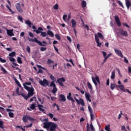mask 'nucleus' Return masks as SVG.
Masks as SVG:
<instances>
[{
	"label": "nucleus",
	"mask_w": 131,
	"mask_h": 131,
	"mask_svg": "<svg viewBox=\"0 0 131 131\" xmlns=\"http://www.w3.org/2000/svg\"><path fill=\"white\" fill-rule=\"evenodd\" d=\"M25 90L28 92V95H26L25 94L21 93V94H18V96H22L24 99L26 100H28L30 98V97H32L34 95V88L32 86L31 88L29 86H25Z\"/></svg>",
	"instance_id": "nucleus-1"
},
{
	"label": "nucleus",
	"mask_w": 131,
	"mask_h": 131,
	"mask_svg": "<svg viewBox=\"0 0 131 131\" xmlns=\"http://www.w3.org/2000/svg\"><path fill=\"white\" fill-rule=\"evenodd\" d=\"M34 32H36L37 34H39L41 33L40 36L43 37H46L47 36V32H42L43 31V29L41 27H38V30H33Z\"/></svg>",
	"instance_id": "nucleus-2"
},
{
	"label": "nucleus",
	"mask_w": 131,
	"mask_h": 131,
	"mask_svg": "<svg viewBox=\"0 0 131 131\" xmlns=\"http://www.w3.org/2000/svg\"><path fill=\"white\" fill-rule=\"evenodd\" d=\"M119 35H122V36H125V37H127L128 36V34H127V31H124L123 29L120 28L118 30Z\"/></svg>",
	"instance_id": "nucleus-3"
},
{
	"label": "nucleus",
	"mask_w": 131,
	"mask_h": 131,
	"mask_svg": "<svg viewBox=\"0 0 131 131\" xmlns=\"http://www.w3.org/2000/svg\"><path fill=\"white\" fill-rule=\"evenodd\" d=\"M28 120H30V121H34L35 119L28 115H24L23 117V121L26 123Z\"/></svg>",
	"instance_id": "nucleus-4"
},
{
	"label": "nucleus",
	"mask_w": 131,
	"mask_h": 131,
	"mask_svg": "<svg viewBox=\"0 0 131 131\" xmlns=\"http://www.w3.org/2000/svg\"><path fill=\"white\" fill-rule=\"evenodd\" d=\"M29 41H32V42H36V43L38 44V46H41V47H47L46 45H43L40 41L37 40L36 38H35L34 39L32 38H29Z\"/></svg>",
	"instance_id": "nucleus-5"
},
{
	"label": "nucleus",
	"mask_w": 131,
	"mask_h": 131,
	"mask_svg": "<svg viewBox=\"0 0 131 131\" xmlns=\"http://www.w3.org/2000/svg\"><path fill=\"white\" fill-rule=\"evenodd\" d=\"M39 83L42 86H46V85H47L49 86L50 84V82L47 80V79H43V80H40L39 81Z\"/></svg>",
	"instance_id": "nucleus-6"
},
{
	"label": "nucleus",
	"mask_w": 131,
	"mask_h": 131,
	"mask_svg": "<svg viewBox=\"0 0 131 131\" xmlns=\"http://www.w3.org/2000/svg\"><path fill=\"white\" fill-rule=\"evenodd\" d=\"M65 78L64 77H61L57 79V82L60 85V86H64V83L63 82H65Z\"/></svg>",
	"instance_id": "nucleus-7"
},
{
	"label": "nucleus",
	"mask_w": 131,
	"mask_h": 131,
	"mask_svg": "<svg viewBox=\"0 0 131 131\" xmlns=\"http://www.w3.org/2000/svg\"><path fill=\"white\" fill-rule=\"evenodd\" d=\"M58 127V125L54 122L51 123L50 127V131H56V128Z\"/></svg>",
	"instance_id": "nucleus-8"
},
{
	"label": "nucleus",
	"mask_w": 131,
	"mask_h": 131,
	"mask_svg": "<svg viewBox=\"0 0 131 131\" xmlns=\"http://www.w3.org/2000/svg\"><path fill=\"white\" fill-rule=\"evenodd\" d=\"M74 99L78 105H81L83 106H84V101H83V99L80 98V100H78L76 97H74Z\"/></svg>",
	"instance_id": "nucleus-9"
},
{
	"label": "nucleus",
	"mask_w": 131,
	"mask_h": 131,
	"mask_svg": "<svg viewBox=\"0 0 131 131\" xmlns=\"http://www.w3.org/2000/svg\"><path fill=\"white\" fill-rule=\"evenodd\" d=\"M52 122H44L43 123V128H47V129H49L51 126V125L52 124Z\"/></svg>",
	"instance_id": "nucleus-10"
},
{
	"label": "nucleus",
	"mask_w": 131,
	"mask_h": 131,
	"mask_svg": "<svg viewBox=\"0 0 131 131\" xmlns=\"http://www.w3.org/2000/svg\"><path fill=\"white\" fill-rule=\"evenodd\" d=\"M115 20L117 25L119 27H120V26H121V23H120V20L119 19V17H118V16L117 15L115 16Z\"/></svg>",
	"instance_id": "nucleus-11"
},
{
	"label": "nucleus",
	"mask_w": 131,
	"mask_h": 131,
	"mask_svg": "<svg viewBox=\"0 0 131 131\" xmlns=\"http://www.w3.org/2000/svg\"><path fill=\"white\" fill-rule=\"evenodd\" d=\"M15 7L19 13H23V10L21 8V5L19 3H17L15 5Z\"/></svg>",
	"instance_id": "nucleus-12"
},
{
	"label": "nucleus",
	"mask_w": 131,
	"mask_h": 131,
	"mask_svg": "<svg viewBox=\"0 0 131 131\" xmlns=\"http://www.w3.org/2000/svg\"><path fill=\"white\" fill-rule=\"evenodd\" d=\"M115 53L119 56V57H120L121 58H123V55L122 54V52L118 49H114Z\"/></svg>",
	"instance_id": "nucleus-13"
},
{
	"label": "nucleus",
	"mask_w": 131,
	"mask_h": 131,
	"mask_svg": "<svg viewBox=\"0 0 131 131\" xmlns=\"http://www.w3.org/2000/svg\"><path fill=\"white\" fill-rule=\"evenodd\" d=\"M96 37L97 38H100V39H104V36L100 32H98L97 34H95V39L96 40Z\"/></svg>",
	"instance_id": "nucleus-14"
},
{
	"label": "nucleus",
	"mask_w": 131,
	"mask_h": 131,
	"mask_svg": "<svg viewBox=\"0 0 131 131\" xmlns=\"http://www.w3.org/2000/svg\"><path fill=\"white\" fill-rule=\"evenodd\" d=\"M9 60L10 62H13L12 64L13 66H14V67H16V66H18V64L15 63V62H16V60L15 59V58L13 57H9Z\"/></svg>",
	"instance_id": "nucleus-15"
},
{
	"label": "nucleus",
	"mask_w": 131,
	"mask_h": 131,
	"mask_svg": "<svg viewBox=\"0 0 131 131\" xmlns=\"http://www.w3.org/2000/svg\"><path fill=\"white\" fill-rule=\"evenodd\" d=\"M71 23L72 24V27L73 28H75L76 27V25H77V23L76 22V20L75 19H72L71 20Z\"/></svg>",
	"instance_id": "nucleus-16"
},
{
	"label": "nucleus",
	"mask_w": 131,
	"mask_h": 131,
	"mask_svg": "<svg viewBox=\"0 0 131 131\" xmlns=\"http://www.w3.org/2000/svg\"><path fill=\"white\" fill-rule=\"evenodd\" d=\"M85 97L87 101H89L90 102H92V100L90 98H91V94L90 93L86 92L85 94Z\"/></svg>",
	"instance_id": "nucleus-17"
},
{
	"label": "nucleus",
	"mask_w": 131,
	"mask_h": 131,
	"mask_svg": "<svg viewBox=\"0 0 131 131\" xmlns=\"http://www.w3.org/2000/svg\"><path fill=\"white\" fill-rule=\"evenodd\" d=\"M59 97L60 98V101L61 102H66V97H65V95L60 94Z\"/></svg>",
	"instance_id": "nucleus-18"
},
{
	"label": "nucleus",
	"mask_w": 131,
	"mask_h": 131,
	"mask_svg": "<svg viewBox=\"0 0 131 131\" xmlns=\"http://www.w3.org/2000/svg\"><path fill=\"white\" fill-rule=\"evenodd\" d=\"M37 107L40 111H41L42 113H46V112L45 111V109L42 108H43V105L38 104Z\"/></svg>",
	"instance_id": "nucleus-19"
},
{
	"label": "nucleus",
	"mask_w": 131,
	"mask_h": 131,
	"mask_svg": "<svg viewBox=\"0 0 131 131\" xmlns=\"http://www.w3.org/2000/svg\"><path fill=\"white\" fill-rule=\"evenodd\" d=\"M8 35L9 36H14V33H13V30H10L8 29H6Z\"/></svg>",
	"instance_id": "nucleus-20"
},
{
	"label": "nucleus",
	"mask_w": 131,
	"mask_h": 131,
	"mask_svg": "<svg viewBox=\"0 0 131 131\" xmlns=\"http://www.w3.org/2000/svg\"><path fill=\"white\" fill-rule=\"evenodd\" d=\"M118 88L120 89V91H123L124 93H126V90H124V86L123 85H118Z\"/></svg>",
	"instance_id": "nucleus-21"
},
{
	"label": "nucleus",
	"mask_w": 131,
	"mask_h": 131,
	"mask_svg": "<svg viewBox=\"0 0 131 131\" xmlns=\"http://www.w3.org/2000/svg\"><path fill=\"white\" fill-rule=\"evenodd\" d=\"M95 41L97 43V47L101 48V46H102V43L100 42V39H99V38L96 37Z\"/></svg>",
	"instance_id": "nucleus-22"
},
{
	"label": "nucleus",
	"mask_w": 131,
	"mask_h": 131,
	"mask_svg": "<svg viewBox=\"0 0 131 131\" xmlns=\"http://www.w3.org/2000/svg\"><path fill=\"white\" fill-rule=\"evenodd\" d=\"M13 79L17 85L19 86V88H21V84H20V82L17 80V78H16L15 77H13Z\"/></svg>",
	"instance_id": "nucleus-23"
},
{
	"label": "nucleus",
	"mask_w": 131,
	"mask_h": 131,
	"mask_svg": "<svg viewBox=\"0 0 131 131\" xmlns=\"http://www.w3.org/2000/svg\"><path fill=\"white\" fill-rule=\"evenodd\" d=\"M25 22L26 24L28 25L29 27L31 28V25H32V23H31V21H30V20H29V19H27Z\"/></svg>",
	"instance_id": "nucleus-24"
},
{
	"label": "nucleus",
	"mask_w": 131,
	"mask_h": 131,
	"mask_svg": "<svg viewBox=\"0 0 131 131\" xmlns=\"http://www.w3.org/2000/svg\"><path fill=\"white\" fill-rule=\"evenodd\" d=\"M126 6L128 9H129V7H131V3L129 0L126 1Z\"/></svg>",
	"instance_id": "nucleus-25"
},
{
	"label": "nucleus",
	"mask_w": 131,
	"mask_h": 131,
	"mask_svg": "<svg viewBox=\"0 0 131 131\" xmlns=\"http://www.w3.org/2000/svg\"><path fill=\"white\" fill-rule=\"evenodd\" d=\"M117 86V85H116V84L115 83H111V90H114V89H115V87Z\"/></svg>",
	"instance_id": "nucleus-26"
},
{
	"label": "nucleus",
	"mask_w": 131,
	"mask_h": 131,
	"mask_svg": "<svg viewBox=\"0 0 131 131\" xmlns=\"http://www.w3.org/2000/svg\"><path fill=\"white\" fill-rule=\"evenodd\" d=\"M47 34L48 35H50V36H51V37H54V33H53V32L51 31H48Z\"/></svg>",
	"instance_id": "nucleus-27"
},
{
	"label": "nucleus",
	"mask_w": 131,
	"mask_h": 131,
	"mask_svg": "<svg viewBox=\"0 0 131 131\" xmlns=\"http://www.w3.org/2000/svg\"><path fill=\"white\" fill-rule=\"evenodd\" d=\"M54 64L55 62L54 61L51 60V59H48L47 60V64L48 65H50V64Z\"/></svg>",
	"instance_id": "nucleus-28"
},
{
	"label": "nucleus",
	"mask_w": 131,
	"mask_h": 131,
	"mask_svg": "<svg viewBox=\"0 0 131 131\" xmlns=\"http://www.w3.org/2000/svg\"><path fill=\"white\" fill-rule=\"evenodd\" d=\"M27 85H31V82H26L25 83H24L23 86L24 87V89H25V86H28Z\"/></svg>",
	"instance_id": "nucleus-29"
},
{
	"label": "nucleus",
	"mask_w": 131,
	"mask_h": 131,
	"mask_svg": "<svg viewBox=\"0 0 131 131\" xmlns=\"http://www.w3.org/2000/svg\"><path fill=\"white\" fill-rule=\"evenodd\" d=\"M81 6L82 8H85V7H86V2L83 1L81 3Z\"/></svg>",
	"instance_id": "nucleus-30"
},
{
	"label": "nucleus",
	"mask_w": 131,
	"mask_h": 131,
	"mask_svg": "<svg viewBox=\"0 0 131 131\" xmlns=\"http://www.w3.org/2000/svg\"><path fill=\"white\" fill-rule=\"evenodd\" d=\"M58 92V89H57L56 86L55 87H53V89L52 90V93L53 94H56Z\"/></svg>",
	"instance_id": "nucleus-31"
},
{
	"label": "nucleus",
	"mask_w": 131,
	"mask_h": 131,
	"mask_svg": "<svg viewBox=\"0 0 131 131\" xmlns=\"http://www.w3.org/2000/svg\"><path fill=\"white\" fill-rule=\"evenodd\" d=\"M30 109L32 110H34L35 109V103H33L30 106Z\"/></svg>",
	"instance_id": "nucleus-32"
},
{
	"label": "nucleus",
	"mask_w": 131,
	"mask_h": 131,
	"mask_svg": "<svg viewBox=\"0 0 131 131\" xmlns=\"http://www.w3.org/2000/svg\"><path fill=\"white\" fill-rule=\"evenodd\" d=\"M9 57H15V56H16V52H12L9 53Z\"/></svg>",
	"instance_id": "nucleus-33"
},
{
	"label": "nucleus",
	"mask_w": 131,
	"mask_h": 131,
	"mask_svg": "<svg viewBox=\"0 0 131 131\" xmlns=\"http://www.w3.org/2000/svg\"><path fill=\"white\" fill-rule=\"evenodd\" d=\"M6 8L9 10V12H11L12 14H15V12L10 8L8 5H6Z\"/></svg>",
	"instance_id": "nucleus-34"
},
{
	"label": "nucleus",
	"mask_w": 131,
	"mask_h": 131,
	"mask_svg": "<svg viewBox=\"0 0 131 131\" xmlns=\"http://www.w3.org/2000/svg\"><path fill=\"white\" fill-rule=\"evenodd\" d=\"M72 95L71 94V93H70L69 94V95L67 96V98L68 99V100H71V99H72Z\"/></svg>",
	"instance_id": "nucleus-35"
},
{
	"label": "nucleus",
	"mask_w": 131,
	"mask_h": 131,
	"mask_svg": "<svg viewBox=\"0 0 131 131\" xmlns=\"http://www.w3.org/2000/svg\"><path fill=\"white\" fill-rule=\"evenodd\" d=\"M114 78H115V71H114L112 73L111 79H114Z\"/></svg>",
	"instance_id": "nucleus-36"
},
{
	"label": "nucleus",
	"mask_w": 131,
	"mask_h": 131,
	"mask_svg": "<svg viewBox=\"0 0 131 131\" xmlns=\"http://www.w3.org/2000/svg\"><path fill=\"white\" fill-rule=\"evenodd\" d=\"M87 85L88 88H89L90 90H93V86L90 82H88Z\"/></svg>",
	"instance_id": "nucleus-37"
},
{
	"label": "nucleus",
	"mask_w": 131,
	"mask_h": 131,
	"mask_svg": "<svg viewBox=\"0 0 131 131\" xmlns=\"http://www.w3.org/2000/svg\"><path fill=\"white\" fill-rule=\"evenodd\" d=\"M92 80H93V82H94L95 85L96 86H98V83H97V81H96V79L93 77H92Z\"/></svg>",
	"instance_id": "nucleus-38"
},
{
	"label": "nucleus",
	"mask_w": 131,
	"mask_h": 131,
	"mask_svg": "<svg viewBox=\"0 0 131 131\" xmlns=\"http://www.w3.org/2000/svg\"><path fill=\"white\" fill-rule=\"evenodd\" d=\"M55 81H52L51 83H50V87H52L53 86V88H55L56 86V84L54 83Z\"/></svg>",
	"instance_id": "nucleus-39"
},
{
	"label": "nucleus",
	"mask_w": 131,
	"mask_h": 131,
	"mask_svg": "<svg viewBox=\"0 0 131 131\" xmlns=\"http://www.w3.org/2000/svg\"><path fill=\"white\" fill-rule=\"evenodd\" d=\"M50 79L53 81H56V78L53 75H50Z\"/></svg>",
	"instance_id": "nucleus-40"
},
{
	"label": "nucleus",
	"mask_w": 131,
	"mask_h": 131,
	"mask_svg": "<svg viewBox=\"0 0 131 131\" xmlns=\"http://www.w3.org/2000/svg\"><path fill=\"white\" fill-rule=\"evenodd\" d=\"M0 128L4 129V122L0 121Z\"/></svg>",
	"instance_id": "nucleus-41"
},
{
	"label": "nucleus",
	"mask_w": 131,
	"mask_h": 131,
	"mask_svg": "<svg viewBox=\"0 0 131 131\" xmlns=\"http://www.w3.org/2000/svg\"><path fill=\"white\" fill-rule=\"evenodd\" d=\"M105 129L106 131H111L110 130V125H106L105 127Z\"/></svg>",
	"instance_id": "nucleus-42"
},
{
	"label": "nucleus",
	"mask_w": 131,
	"mask_h": 131,
	"mask_svg": "<svg viewBox=\"0 0 131 131\" xmlns=\"http://www.w3.org/2000/svg\"><path fill=\"white\" fill-rule=\"evenodd\" d=\"M55 37L57 38V39H58V40H61V36H60V35L56 34Z\"/></svg>",
	"instance_id": "nucleus-43"
},
{
	"label": "nucleus",
	"mask_w": 131,
	"mask_h": 131,
	"mask_svg": "<svg viewBox=\"0 0 131 131\" xmlns=\"http://www.w3.org/2000/svg\"><path fill=\"white\" fill-rule=\"evenodd\" d=\"M90 128L92 131H95V127H94V125H93V123H91L90 125Z\"/></svg>",
	"instance_id": "nucleus-44"
},
{
	"label": "nucleus",
	"mask_w": 131,
	"mask_h": 131,
	"mask_svg": "<svg viewBox=\"0 0 131 131\" xmlns=\"http://www.w3.org/2000/svg\"><path fill=\"white\" fill-rule=\"evenodd\" d=\"M17 62L19 63V64H22L23 62L21 60V57H17Z\"/></svg>",
	"instance_id": "nucleus-45"
},
{
	"label": "nucleus",
	"mask_w": 131,
	"mask_h": 131,
	"mask_svg": "<svg viewBox=\"0 0 131 131\" xmlns=\"http://www.w3.org/2000/svg\"><path fill=\"white\" fill-rule=\"evenodd\" d=\"M17 19L18 20H19V21H20V22L23 23V18L22 17V16L20 15L18 16Z\"/></svg>",
	"instance_id": "nucleus-46"
},
{
	"label": "nucleus",
	"mask_w": 131,
	"mask_h": 131,
	"mask_svg": "<svg viewBox=\"0 0 131 131\" xmlns=\"http://www.w3.org/2000/svg\"><path fill=\"white\" fill-rule=\"evenodd\" d=\"M8 114H9V117H10L11 118H13L14 117V113L12 112H9Z\"/></svg>",
	"instance_id": "nucleus-47"
},
{
	"label": "nucleus",
	"mask_w": 131,
	"mask_h": 131,
	"mask_svg": "<svg viewBox=\"0 0 131 131\" xmlns=\"http://www.w3.org/2000/svg\"><path fill=\"white\" fill-rule=\"evenodd\" d=\"M86 131H91V128L90 127V124L89 123H87L86 125Z\"/></svg>",
	"instance_id": "nucleus-48"
},
{
	"label": "nucleus",
	"mask_w": 131,
	"mask_h": 131,
	"mask_svg": "<svg viewBox=\"0 0 131 131\" xmlns=\"http://www.w3.org/2000/svg\"><path fill=\"white\" fill-rule=\"evenodd\" d=\"M1 71H3V72H4V73H7V71L6 70V69H5V68L4 67L1 66Z\"/></svg>",
	"instance_id": "nucleus-49"
},
{
	"label": "nucleus",
	"mask_w": 131,
	"mask_h": 131,
	"mask_svg": "<svg viewBox=\"0 0 131 131\" xmlns=\"http://www.w3.org/2000/svg\"><path fill=\"white\" fill-rule=\"evenodd\" d=\"M53 8L54 10H58L59 9V6L56 4L53 6Z\"/></svg>",
	"instance_id": "nucleus-50"
},
{
	"label": "nucleus",
	"mask_w": 131,
	"mask_h": 131,
	"mask_svg": "<svg viewBox=\"0 0 131 131\" xmlns=\"http://www.w3.org/2000/svg\"><path fill=\"white\" fill-rule=\"evenodd\" d=\"M0 62H1V63H6L7 62V60L0 57Z\"/></svg>",
	"instance_id": "nucleus-51"
},
{
	"label": "nucleus",
	"mask_w": 131,
	"mask_h": 131,
	"mask_svg": "<svg viewBox=\"0 0 131 131\" xmlns=\"http://www.w3.org/2000/svg\"><path fill=\"white\" fill-rule=\"evenodd\" d=\"M40 50L41 51V52H43V51L47 50V48H46V47H41L40 48Z\"/></svg>",
	"instance_id": "nucleus-52"
},
{
	"label": "nucleus",
	"mask_w": 131,
	"mask_h": 131,
	"mask_svg": "<svg viewBox=\"0 0 131 131\" xmlns=\"http://www.w3.org/2000/svg\"><path fill=\"white\" fill-rule=\"evenodd\" d=\"M88 109H89V111L90 113V114L93 113V110L92 109V107H91V106H90V105L88 106Z\"/></svg>",
	"instance_id": "nucleus-53"
},
{
	"label": "nucleus",
	"mask_w": 131,
	"mask_h": 131,
	"mask_svg": "<svg viewBox=\"0 0 131 131\" xmlns=\"http://www.w3.org/2000/svg\"><path fill=\"white\" fill-rule=\"evenodd\" d=\"M32 127V123H31L30 124H29L28 125L24 126V128H25V127L28 128V127Z\"/></svg>",
	"instance_id": "nucleus-54"
},
{
	"label": "nucleus",
	"mask_w": 131,
	"mask_h": 131,
	"mask_svg": "<svg viewBox=\"0 0 131 131\" xmlns=\"http://www.w3.org/2000/svg\"><path fill=\"white\" fill-rule=\"evenodd\" d=\"M53 47H54V50L56 51V52H57L58 54H60V53L59 52V49H58V48H57V47H56V46L55 45H53Z\"/></svg>",
	"instance_id": "nucleus-55"
},
{
	"label": "nucleus",
	"mask_w": 131,
	"mask_h": 131,
	"mask_svg": "<svg viewBox=\"0 0 131 131\" xmlns=\"http://www.w3.org/2000/svg\"><path fill=\"white\" fill-rule=\"evenodd\" d=\"M124 63H126V64H128V60H127V58L125 57H124Z\"/></svg>",
	"instance_id": "nucleus-56"
},
{
	"label": "nucleus",
	"mask_w": 131,
	"mask_h": 131,
	"mask_svg": "<svg viewBox=\"0 0 131 131\" xmlns=\"http://www.w3.org/2000/svg\"><path fill=\"white\" fill-rule=\"evenodd\" d=\"M48 115L51 119L54 118V115L53 114L51 113H50Z\"/></svg>",
	"instance_id": "nucleus-57"
},
{
	"label": "nucleus",
	"mask_w": 131,
	"mask_h": 131,
	"mask_svg": "<svg viewBox=\"0 0 131 131\" xmlns=\"http://www.w3.org/2000/svg\"><path fill=\"white\" fill-rule=\"evenodd\" d=\"M84 28L86 29V30H88V31H89V30H90V27H89V26H88V25H85L84 26Z\"/></svg>",
	"instance_id": "nucleus-58"
},
{
	"label": "nucleus",
	"mask_w": 131,
	"mask_h": 131,
	"mask_svg": "<svg viewBox=\"0 0 131 131\" xmlns=\"http://www.w3.org/2000/svg\"><path fill=\"white\" fill-rule=\"evenodd\" d=\"M102 53L103 56L104 57H106V56H107V53H106V52H105V51H102Z\"/></svg>",
	"instance_id": "nucleus-59"
},
{
	"label": "nucleus",
	"mask_w": 131,
	"mask_h": 131,
	"mask_svg": "<svg viewBox=\"0 0 131 131\" xmlns=\"http://www.w3.org/2000/svg\"><path fill=\"white\" fill-rule=\"evenodd\" d=\"M121 130L126 131V129L125 128V126L123 125L121 126Z\"/></svg>",
	"instance_id": "nucleus-60"
},
{
	"label": "nucleus",
	"mask_w": 131,
	"mask_h": 131,
	"mask_svg": "<svg viewBox=\"0 0 131 131\" xmlns=\"http://www.w3.org/2000/svg\"><path fill=\"white\" fill-rule=\"evenodd\" d=\"M26 51L28 53H30V47H29V46H27V49H26Z\"/></svg>",
	"instance_id": "nucleus-61"
},
{
	"label": "nucleus",
	"mask_w": 131,
	"mask_h": 131,
	"mask_svg": "<svg viewBox=\"0 0 131 131\" xmlns=\"http://www.w3.org/2000/svg\"><path fill=\"white\" fill-rule=\"evenodd\" d=\"M62 18H63V20L64 21H66V18H67V14L63 15Z\"/></svg>",
	"instance_id": "nucleus-62"
},
{
	"label": "nucleus",
	"mask_w": 131,
	"mask_h": 131,
	"mask_svg": "<svg viewBox=\"0 0 131 131\" xmlns=\"http://www.w3.org/2000/svg\"><path fill=\"white\" fill-rule=\"evenodd\" d=\"M34 100H36V97L35 96L31 98L30 100V102H32V101H34Z\"/></svg>",
	"instance_id": "nucleus-63"
},
{
	"label": "nucleus",
	"mask_w": 131,
	"mask_h": 131,
	"mask_svg": "<svg viewBox=\"0 0 131 131\" xmlns=\"http://www.w3.org/2000/svg\"><path fill=\"white\" fill-rule=\"evenodd\" d=\"M128 71L129 73H131V67H128Z\"/></svg>",
	"instance_id": "nucleus-64"
}]
</instances>
